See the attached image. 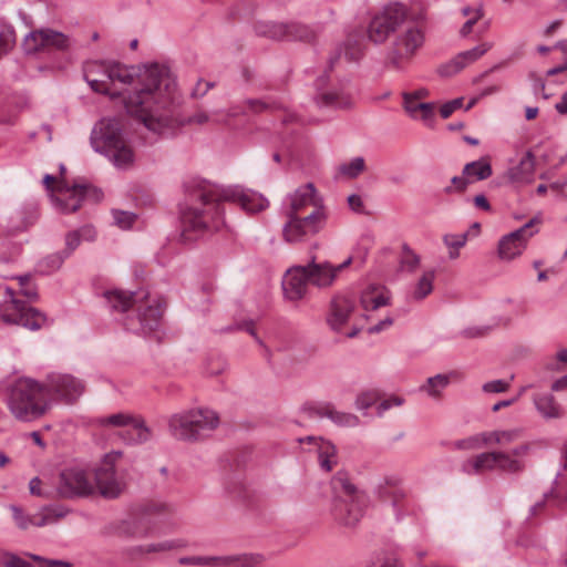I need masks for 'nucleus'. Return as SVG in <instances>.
<instances>
[{"label": "nucleus", "mask_w": 567, "mask_h": 567, "mask_svg": "<svg viewBox=\"0 0 567 567\" xmlns=\"http://www.w3.org/2000/svg\"><path fill=\"white\" fill-rule=\"evenodd\" d=\"M140 82L141 89L124 97V106L147 130L171 135L185 124L203 125L209 121L205 112H197L188 118L181 116L176 83L167 68L156 63L146 66L140 74Z\"/></svg>", "instance_id": "1"}, {"label": "nucleus", "mask_w": 567, "mask_h": 567, "mask_svg": "<svg viewBox=\"0 0 567 567\" xmlns=\"http://www.w3.org/2000/svg\"><path fill=\"white\" fill-rule=\"evenodd\" d=\"M196 205H192L182 212L183 241L190 243L205 233L219 230L224 225L221 202L238 203L248 213L264 210L268 200L259 193L245 189L241 186H218L202 184L192 193Z\"/></svg>", "instance_id": "2"}, {"label": "nucleus", "mask_w": 567, "mask_h": 567, "mask_svg": "<svg viewBox=\"0 0 567 567\" xmlns=\"http://www.w3.org/2000/svg\"><path fill=\"white\" fill-rule=\"evenodd\" d=\"M7 405L19 421L31 422L43 416L51 409L43 383L21 378L8 386Z\"/></svg>", "instance_id": "3"}, {"label": "nucleus", "mask_w": 567, "mask_h": 567, "mask_svg": "<svg viewBox=\"0 0 567 567\" xmlns=\"http://www.w3.org/2000/svg\"><path fill=\"white\" fill-rule=\"evenodd\" d=\"M145 65L143 69H145ZM137 74L140 79V74ZM83 76L87 82L92 91L110 95L112 99L121 95V92L113 89L116 83L122 85L132 84L136 76L134 68H128L115 61H100L92 60L86 61L83 64ZM141 89V82L138 81V87L132 93V95ZM131 96V94L128 95Z\"/></svg>", "instance_id": "4"}, {"label": "nucleus", "mask_w": 567, "mask_h": 567, "mask_svg": "<svg viewBox=\"0 0 567 567\" xmlns=\"http://www.w3.org/2000/svg\"><path fill=\"white\" fill-rule=\"evenodd\" d=\"M91 145L104 154L116 167L127 168L134 161V153L123 136L121 120L102 118L91 133Z\"/></svg>", "instance_id": "5"}, {"label": "nucleus", "mask_w": 567, "mask_h": 567, "mask_svg": "<svg viewBox=\"0 0 567 567\" xmlns=\"http://www.w3.org/2000/svg\"><path fill=\"white\" fill-rule=\"evenodd\" d=\"M529 450L530 444L523 443L515 446L509 452H484L466 460L462 464V471L468 475H478L495 470L506 473H518L525 468L523 457L528 454Z\"/></svg>", "instance_id": "6"}, {"label": "nucleus", "mask_w": 567, "mask_h": 567, "mask_svg": "<svg viewBox=\"0 0 567 567\" xmlns=\"http://www.w3.org/2000/svg\"><path fill=\"white\" fill-rule=\"evenodd\" d=\"M219 424L217 413L210 409L199 408L175 413L168 419V430L179 441L194 442L215 430Z\"/></svg>", "instance_id": "7"}, {"label": "nucleus", "mask_w": 567, "mask_h": 567, "mask_svg": "<svg viewBox=\"0 0 567 567\" xmlns=\"http://www.w3.org/2000/svg\"><path fill=\"white\" fill-rule=\"evenodd\" d=\"M0 318L9 324H17L30 330H39L47 324V316L35 308L29 307L18 298L17 292L0 285Z\"/></svg>", "instance_id": "8"}, {"label": "nucleus", "mask_w": 567, "mask_h": 567, "mask_svg": "<svg viewBox=\"0 0 567 567\" xmlns=\"http://www.w3.org/2000/svg\"><path fill=\"white\" fill-rule=\"evenodd\" d=\"M96 424L103 429H118L117 436L128 445H140L151 441L152 430L140 415L118 412L96 419Z\"/></svg>", "instance_id": "9"}, {"label": "nucleus", "mask_w": 567, "mask_h": 567, "mask_svg": "<svg viewBox=\"0 0 567 567\" xmlns=\"http://www.w3.org/2000/svg\"><path fill=\"white\" fill-rule=\"evenodd\" d=\"M406 18L408 9L403 3H388L371 19L368 27L369 39L374 43H383Z\"/></svg>", "instance_id": "10"}, {"label": "nucleus", "mask_w": 567, "mask_h": 567, "mask_svg": "<svg viewBox=\"0 0 567 567\" xmlns=\"http://www.w3.org/2000/svg\"><path fill=\"white\" fill-rule=\"evenodd\" d=\"M424 42L417 28H409L399 33L386 53V64L394 70H404Z\"/></svg>", "instance_id": "11"}, {"label": "nucleus", "mask_w": 567, "mask_h": 567, "mask_svg": "<svg viewBox=\"0 0 567 567\" xmlns=\"http://www.w3.org/2000/svg\"><path fill=\"white\" fill-rule=\"evenodd\" d=\"M43 183L49 192H53V184H56L55 189L58 194L51 195V200L62 214L76 212L89 192V187L85 184H73L70 186L64 179L56 182V178L50 174L44 176Z\"/></svg>", "instance_id": "12"}, {"label": "nucleus", "mask_w": 567, "mask_h": 567, "mask_svg": "<svg viewBox=\"0 0 567 567\" xmlns=\"http://www.w3.org/2000/svg\"><path fill=\"white\" fill-rule=\"evenodd\" d=\"M47 398L52 402L73 404L83 394L85 385L82 380L68 373H50L43 382Z\"/></svg>", "instance_id": "13"}, {"label": "nucleus", "mask_w": 567, "mask_h": 567, "mask_svg": "<svg viewBox=\"0 0 567 567\" xmlns=\"http://www.w3.org/2000/svg\"><path fill=\"white\" fill-rule=\"evenodd\" d=\"M56 491L63 498L86 497L95 492V485L87 471L73 466L60 473Z\"/></svg>", "instance_id": "14"}, {"label": "nucleus", "mask_w": 567, "mask_h": 567, "mask_svg": "<svg viewBox=\"0 0 567 567\" xmlns=\"http://www.w3.org/2000/svg\"><path fill=\"white\" fill-rule=\"evenodd\" d=\"M71 47L70 38L50 28L38 29L29 32L22 42L23 51L33 54L43 50L66 51Z\"/></svg>", "instance_id": "15"}, {"label": "nucleus", "mask_w": 567, "mask_h": 567, "mask_svg": "<svg viewBox=\"0 0 567 567\" xmlns=\"http://www.w3.org/2000/svg\"><path fill=\"white\" fill-rule=\"evenodd\" d=\"M121 455V452L105 455L102 465L95 471L93 483L99 493L105 498H116L125 488L124 482L117 478L114 468L115 461Z\"/></svg>", "instance_id": "16"}, {"label": "nucleus", "mask_w": 567, "mask_h": 567, "mask_svg": "<svg viewBox=\"0 0 567 567\" xmlns=\"http://www.w3.org/2000/svg\"><path fill=\"white\" fill-rule=\"evenodd\" d=\"M536 219H530L520 228L503 236L498 241V257L502 260L511 261L520 256L525 250L527 241L537 230L534 229Z\"/></svg>", "instance_id": "17"}, {"label": "nucleus", "mask_w": 567, "mask_h": 567, "mask_svg": "<svg viewBox=\"0 0 567 567\" xmlns=\"http://www.w3.org/2000/svg\"><path fill=\"white\" fill-rule=\"evenodd\" d=\"M368 506L365 494L352 498H340L333 501L332 514L334 518L344 526H354L363 517Z\"/></svg>", "instance_id": "18"}, {"label": "nucleus", "mask_w": 567, "mask_h": 567, "mask_svg": "<svg viewBox=\"0 0 567 567\" xmlns=\"http://www.w3.org/2000/svg\"><path fill=\"white\" fill-rule=\"evenodd\" d=\"M323 204V198L318 194L312 183H307L289 194L284 203V214L300 215L307 208H316Z\"/></svg>", "instance_id": "19"}, {"label": "nucleus", "mask_w": 567, "mask_h": 567, "mask_svg": "<svg viewBox=\"0 0 567 567\" xmlns=\"http://www.w3.org/2000/svg\"><path fill=\"white\" fill-rule=\"evenodd\" d=\"M310 279L305 266H292L284 275L282 291L285 297L291 301H298L308 293Z\"/></svg>", "instance_id": "20"}, {"label": "nucleus", "mask_w": 567, "mask_h": 567, "mask_svg": "<svg viewBox=\"0 0 567 567\" xmlns=\"http://www.w3.org/2000/svg\"><path fill=\"white\" fill-rule=\"evenodd\" d=\"M264 33L276 40L311 41L316 37L312 28L298 22H272L265 25Z\"/></svg>", "instance_id": "21"}, {"label": "nucleus", "mask_w": 567, "mask_h": 567, "mask_svg": "<svg viewBox=\"0 0 567 567\" xmlns=\"http://www.w3.org/2000/svg\"><path fill=\"white\" fill-rule=\"evenodd\" d=\"M326 76H320L316 85L319 90L315 101L319 107L348 109L352 105L350 92L342 85L340 89L323 90Z\"/></svg>", "instance_id": "22"}, {"label": "nucleus", "mask_w": 567, "mask_h": 567, "mask_svg": "<svg viewBox=\"0 0 567 567\" xmlns=\"http://www.w3.org/2000/svg\"><path fill=\"white\" fill-rule=\"evenodd\" d=\"M299 443H308L312 445V450L318 455L320 468L326 472H331L339 461L337 446L329 440L321 436H306L298 440Z\"/></svg>", "instance_id": "23"}, {"label": "nucleus", "mask_w": 567, "mask_h": 567, "mask_svg": "<svg viewBox=\"0 0 567 567\" xmlns=\"http://www.w3.org/2000/svg\"><path fill=\"white\" fill-rule=\"evenodd\" d=\"M491 49H492V43L483 42L470 50L460 52L449 63L442 65L440 68L439 72L443 76H451V75L460 72L467 65L476 62L485 53H487Z\"/></svg>", "instance_id": "24"}, {"label": "nucleus", "mask_w": 567, "mask_h": 567, "mask_svg": "<svg viewBox=\"0 0 567 567\" xmlns=\"http://www.w3.org/2000/svg\"><path fill=\"white\" fill-rule=\"evenodd\" d=\"M544 145L543 142L536 144L528 150L522 157L519 163L511 167L507 172V176L511 182L517 184H530L534 181V172L536 166V154L540 151Z\"/></svg>", "instance_id": "25"}, {"label": "nucleus", "mask_w": 567, "mask_h": 567, "mask_svg": "<svg viewBox=\"0 0 567 567\" xmlns=\"http://www.w3.org/2000/svg\"><path fill=\"white\" fill-rule=\"evenodd\" d=\"M163 312V305L159 301H154L153 303L145 307L143 310H140L137 317L138 327H136L133 322L128 321L126 322V328L128 330H133L136 332H152L158 328Z\"/></svg>", "instance_id": "26"}, {"label": "nucleus", "mask_w": 567, "mask_h": 567, "mask_svg": "<svg viewBox=\"0 0 567 567\" xmlns=\"http://www.w3.org/2000/svg\"><path fill=\"white\" fill-rule=\"evenodd\" d=\"M310 416L316 417H328L336 425L355 427L360 424V420L357 415L348 412H341L334 409L330 403L319 404L309 408Z\"/></svg>", "instance_id": "27"}, {"label": "nucleus", "mask_w": 567, "mask_h": 567, "mask_svg": "<svg viewBox=\"0 0 567 567\" xmlns=\"http://www.w3.org/2000/svg\"><path fill=\"white\" fill-rule=\"evenodd\" d=\"M305 267L309 275L310 284L315 287L328 288L332 286L337 278L334 266L327 261L316 262L315 258H312Z\"/></svg>", "instance_id": "28"}, {"label": "nucleus", "mask_w": 567, "mask_h": 567, "mask_svg": "<svg viewBox=\"0 0 567 567\" xmlns=\"http://www.w3.org/2000/svg\"><path fill=\"white\" fill-rule=\"evenodd\" d=\"M354 309V303L350 298L336 297L331 302V313L328 318V323L332 330L340 332L342 327L349 320L350 315Z\"/></svg>", "instance_id": "29"}, {"label": "nucleus", "mask_w": 567, "mask_h": 567, "mask_svg": "<svg viewBox=\"0 0 567 567\" xmlns=\"http://www.w3.org/2000/svg\"><path fill=\"white\" fill-rule=\"evenodd\" d=\"M533 403L538 414L546 421L561 419L565 414L563 406L551 393H536Z\"/></svg>", "instance_id": "30"}, {"label": "nucleus", "mask_w": 567, "mask_h": 567, "mask_svg": "<svg viewBox=\"0 0 567 567\" xmlns=\"http://www.w3.org/2000/svg\"><path fill=\"white\" fill-rule=\"evenodd\" d=\"M391 295L384 287H368L361 293L360 302L364 310H377L390 305Z\"/></svg>", "instance_id": "31"}, {"label": "nucleus", "mask_w": 567, "mask_h": 567, "mask_svg": "<svg viewBox=\"0 0 567 567\" xmlns=\"http://www.w3.org/2000/svg\"><path fill=\"white\" fill-rule=\"evenodd\" d=\"M331 488L334 494L333 501L340 498H352L357 495H363V492L357 489V487L351 483L349 474L347 472H338L331 478Z\"/></svg>", "instance_id": "32"}, {"label": "nucleus", "mask_w": 567, "mask_h": 567, "mask_svg": "<svg viewBox=\"0 0 567 567\" xmlns=\"http://www.w3.org/2000/svg\"><path fill=\"white\" fill-rule=\"evenodd\" d=\"M286 223L282 228L284 238L288 243L301 241L305 237L311 235L300 219V215L284 214Z\"/></svg>", "instance_id": "33"}, {"label": "nucleus", "mask_w": 567, "mask_h": 567, "mask_svg": "<svg viewBox=\"0 0 567 567\" xmlns=\"http://www.w3.org/2000/svg\"><path fill=\"white\" fill-rule=\"evenodd\" d=\"M435 277L436 271L434 269L424 270L414 284L410 293V298L413 301H422L427 296H430L434 289Z\"/></svg>", "instance_id": "34"}, {"label": "nucleus", "mask_w": 567, "mask_h": 567, "mask_svg": "<svg viewBox=\"0 0 567 567\" xmlns=\"http://www.w3.org/2000/svg\"><path fill=\"white\" fill-rule=\"evenodd\" d=\"M452 375H454V373L430 377L422 385H420L419 391L425 393L432 399H441L443 391L451 382Z\"/></svg>", "instance_id": "35"}, {"label": "nucleus", "mask_w": 567, "mask_h": 567, "mask_svg": "<svg viewBox=\"0 0 567 567\" xmlns=\"http://www.w3.org/2000/svg\"><path fill=\"white\" fill-rule=\"evenodd\" d=\"M95 238L96 231L91 225H85L80 229L68 233L65 235L66 255L72 254L80 246L81 241H94Z\"/></svg>", "instance_id": "36"}, {"label": "nucleus", "mask_w": 567, "mask_h": 567, "mask_svg": "<svg viewBox=\"0 0 567 567\" xmlns=\"http://www.w3.org/2000/svg\"><path fill=\"white\" fill-rule=\"evenodd\" d=\"M406 491L398 485H392L383 491L381 498L384 503H389L395 517L400 519L403 515L404 503L406 498Z\"/></svg>", "instance_id": "37"}, {"label": "nucleus", "mask_w": 567, "mask_h": 567, "mask_svg": "<svg viewBox=\"0 0 567 567\" xmlns=\"http://www.w3.org/2000/svg\"><path fill=\"white\" fill-rule=\"evenodd\" d=\"M464 175L470 179V184L477 181H484L492 176V166L485 159H478L467 163L463 167Z\"/></svg>", "instance_id": "38"}, {"label": "nucleus", "mask_w": 567, "mask_h": 567, "mask_svg": "<svg viewBox=\"0 0 567 567\" xmlns=\"http://www.w3.org/2000/svg\"><path fill=\"white\" fill-rule=\"evenodd\" d=\"M300 219L311 235L318 234L324 226L328 219V213L324 205L316 207L306 216L300 215Z\"/></svg>", "instance_id": "39"}, {"label": "nucleus", "mask_w": 567, "mask_h": 567, "mask_svg": "<svg viewBox=\"0 0 567 567\" xmlns=\"http://www.w3.org/2000/svg\"><path fill=\"white\" fill-rule=\"evenodd\" d=\"M105 298L113 310L126 311L136 302V293H128L121 290L105 292Z\"/></svg>", "instance_id": "40"}, {"label": "nucleus", "mask_w": 567, "mask_h": 567, "mask_svg": "<svg viewBox=\"0 0 567 567\" xmlns=\"http://www.w3.org/2000/svg\"><path fill=\"white\" fill-rule=\"evenodd\" d=\"M487 434L489 446L498 445L501 447H505L517 441L523 435V430L519 427L507 430H494L487 431Z\"/></svg>", "instance_id": "41"}, {"label": "nucleus", "mask_w": 567, "mask_h": 567, "mask_svg": "<svg viewBox=\"0 0 567 567\" xmlns=\"http://www.w3.org/2000/svg\"><path fill=\"white\" fill-rule=\"evenodd\" d=\"M185 547V543L181 539H173V540H164L156 544H150L146 546H137L132 549L131 555L133 557L145 555V554H152V553H159V551H168L173 549H179Z\"/></svg>", "instance_id": "42"}, {"label": "nucleus", "mask_w": 567, "mask_h": 567, "mask_svg": "<svg viewBox=\"0 0 567 567\" xmlns=\"http://www.w3.org/2000/svg\"><path fill=\"white\" fill-rule=\"evenodd\" d=\"M247 113L260 114L284 107V104L270 97L265 99H247L244 101Z\"/></svg>", "instance_id": "43"}, {"label": "nucleus", "mask_w": 567, "mask_h": 567, "mask_svg": "<svg viewBox=\"0 0 567 567\" xmlns=\"http://www.w3.org/2000/svg\"><path fill=\"white\" fill-rule=\"evenodd\" d=\"M485 446H489L487 432H482L456 442L457 449L466 451L480 450Z\"/></svg>", "instance_id": "44"}, {"label": "nucleus", "mask_w": 567, "mask_h": 567, "mask_svg": "<svg viewBox=\"0 0 567 567\" xmlns=\"http://www.w3.org/2000/svg\"><path fill=\"white\" fill-rule=\"evenodd\" d=\"M16 41L14 28L8 23H0V58L14 47Z\"/></svg>", "instance_id": "45"}, {"label": "nucleus", "mask_w": 567, "mask_h": 567, "mask_svg": "<svg viewBox=\"0 0 567 567\" xmlns=\"http://www.w3.org/2000/svg\"><path fill=\"white\" fill-rule=\"evenodd\" d=\"M421 258L414 252L409 245L402 246V256L400 259V267L405 272H414L420 266Z\"/></svg>", "instance_id": "46"}, {"label": "nucleus", "mask_w": 567, "mask_h": 567, "mask_svg": "<svg viewBox=\"0 0 567 567\" xmlns=\"http://www.w3.org/2000/svg\"><path fill=\"white\" fill-rule=\"evenodd\" d=\"M218 567H254L257 559L254 556H219Z\"/></svg>", "instance_id": "47"}, {"label": "nucleus", "mask_w": 567, "mask_h": 567, "mask_svg": "<svg viewBox=\"0 0 567 567\" xmlns=\"http://www.w3.org/2000/svg\"><path fill=\"white\" fill-rule=\"evenodd\" d=\"M219 556H185L178 559L181 565L218 567Z\"/></svg>", "instance_id": "48"}, {"label": "nucleus", "mask_w": 567, "mask_h": 567, "mask_svg": "<svg viewBox=\"0 0 567 567\" xmlns=\"http://www.w3.org/2000/svg\"><path fill=\"white\" fill-rule=\"evenodd\" d=\"M365 168L363 157H354L340 166V173L349 178L358 177Z\"/></svg>", "instance_id": "49"}, {"label": "nucleus", "mask_w": 567, "mask_h": 567, "mask_svg": "<svg viewBox=\"0 0 567 567\" xmlns=\"http://www.w3.org/2000/svg\"><path fill=\"white\" fill-rule=\"evenodd\" d=\"M470 179L466 175L462 172V175L460 176H453L451 178L450 185L445 186L443 188V193L445 195H454V194H462L464 193L467 187L470 186Z\"/></svg>", "instance_id": "50"}, {"label": "nucleus", "mask_w": 567, "mask_h": 567, "mask_svg": "<svg viewBox=\"0 0 567 567\" xmlns=\"http://www.w3.org/2000/svg\"><path fill=\"white\" fill-rule=\"evenodd\" d=\"M528 81L532 85V91L535 96L540 95L544 100L549 99V94L545 92L546 79L540 76L537 72L530 71L527 75Z\"/></svg>", "instance_id": "51"}, {"label": "nucleus", "mask_w": 567, "mask_h": 567, "mask_svg": "<svg viewBox=\"0 0 567 567\" xmlns=\"http://www.w3.org/2000/svg\"><path fill=\"white\" fill-rule=\"evenodd\" d=\"M369 567H403V564L396 554L382 553L375 557Z\"/></svg>", "instance_id": "52"}, {"label": "nucleus", "mask_w": 567, "mask_h": 567, "mask_svg": "<svg viewBox=\"0 0 567 567\" xmlns=\"http://www.w3.org/2000/svg\"><path fill=\"white\" fill-rule=\"evenodd\" d=\"M12 518L18 528L25 530L32 526L33 517L23 512V509L17 505H10Z\"/></svg>", "instance_id": "53"}, {"label": "nucleus", "mask_w": 567, "mask_h": 567, "mask_svg": "<svg viewBox=\"0 0 567 567\" xmlns=\"http://www.w3.org/2000/svg\"><path fill=\"white\" fill-rule=\"evenodd\" d=\"M172 512V505L162 501H152L144 507V513L151 516H166Z\"/></svg>", "instance_id": "54"}, {"label": "nucleus", "mask_w": 567, "mask_h": 567, "mask_svg": "<svg viewBox=\"0 0 567 567\" xmlns=\"http://www.w3.org/2000/svg\"><path fill=\"white\" fill-rule=\"evenodd\" d=\"M112 215L114 218V223L122 229L131 228L137 218V216L134 213L117 209L113 210Z\"/></svg>", "instance_id": "55"}, {"label": "nucleus", "mask_w": 567, "mask_h": 567, "mask_svg": "<svg viewBox=\"0 0 567 567\" xmlns=\"http://www.w3.org/2000/svg\"><path fill=\"white\" fill-rule=\"evenodd\" d=\"M1 563L4 567H33L31 563L11 551L1 554Z\"/></svg>", "instance_id": "56"}, {"label": "nucleus", "mask_w": 567, "mask_h": 567, "mask_svg": "<svg viewBox=\"0 0 567 567\" xmlns=\"http://www.w3.org/2000/svg\"><path fill=\"white\" fill-rule=\"evenodd\" d=\"M378 400V395L375 392L368 391L359 394L355 399V408L359 411H365L371 408Z\"/></svg>", "instance_id": "57"}, {"label": "nucleus", "mask_w": 567, "mask_h": 567, "mask_svg": "<svg viewBox=\"0 0 567 567\" xmlns=\"http://www.w3.org/2000/svg\"><path fill=\"white\" fill-rule=\"evenodd\" d=\"M443 241L450 249H461L467 241V233L447 234L443 237Z\"/></svg>", "instance_id": "58"}, {"label": "nucleus", "mask_w": 567, "mask_h": 567, "mask_svg": "<svg viewBox=\"0 0 567 567\" xmlns=\"http://www.w3.org/2000/svg\"><path fill=\"white\" fill-rule=\"evenodd\" d=\"M25 556L31 558L32 560L40 564V567H71L72 565L69 561L60 560V559H47L42 556L25 553Z\"/></svg>", "instance_id": "59"}, {"label": "nucleus", "mask_w": 567, "mask_h": 567, "mask_svg": "<svg viewBox=\"0 0 567 567\" xmlns=\"http://www.w3.org/2000/svg\"><path fill=\"white\" fill-rule=\"evenodd\" d=\"M511 386V381L493 380L483 384L482 390L485 393H503Z\"/></svg>", "instance_id": "60"}, {"label": "nucleus", "mask_w": 567, "mask_h": 567, "mask_svg": "<svg viewBox=\"0 0 567 567\" xmlns=\"http://www.w3.org/2000/svg\"><path fill=\"white\" fill-rule=\"evenodd\" d=\"M463 106V97H457L444 103L440 109V114L443 118L450 117L456 110Z\"/></svg>", "instance_id": "61"}, {"label": "nucleus", "mask_w": 567, "mask_h": 567, "mask_svg": "<svg viewBox=\"0 0 567 567\" xmlns=\"http://www.w3.org/2000/svg\"><path fill=\"white\" fill-rule=\"evenodd\" d=\"M483 17L482 7L475 8L474 16H472L461 28L460 33L462 37H467L472 30L473 25Z\"/></svg>", "instance_id": "62"}, {"label": "nucleus", "mask_w": 567, "mask_h": 567, "mask_svg": "<svg viewBox=\"0 0 567 567\" xmlns=\"http://www.w3.org/2000/svg\"><path fill=\"white\" fill-rule=\"evenodd\" d=\"M37 219V215L35 214H31L24 221L22 225H17V226H12V227H9V228H0V236H3V235H11L16 231H21V230H24L27 229L29 226H31Z\"/></svg>", "instance_id": "63"}, {"label": "nucleus", "mask_w": 567, "mask_h": 567, "mask_svg": "<svg viewBox=\"0 0 567 567\" xmlns=\"http://www.w3.org/2000/svg\"><path fill=\"white\" fill-rule=\"evenodd\" d=\"M215 86L214 82H208L199 79L192 91L193 97H203L207 92Z\"/></svg>", "instance_id": "64"}]
</instances>
